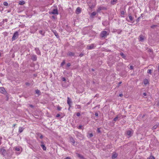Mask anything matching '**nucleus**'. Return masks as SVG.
I'll return each instance as SVG.
<instances>
[{"instance_id":"42","label":"nucleus","mask_w":159,"mask_h":159,"mask_svg":"<svg viewBox=\"0 0 159 159\" xmlns=\"http://www.w3.org/2000/svg\"><path fill=\"white\" fill-rule=\"evenodd\" d=\"M76 115L77 116H79L80 115V112H77L76 114Z\"/></svg>"},{"instance_id":"25","label":"nucleus","mask_w":159,"mask_h":159,"mask_svg":"<svg viewBox=\"0 0 159 159\" xmlns=\"http://www.w3.org/2000/svg\"><path fill=\"white\" fill-rule=\"evenodd\" d=\"M102 24L104 26H107L108 24V22L106 21H104L102 22Z\"/></svg>"},{"instance_id":"9","label":"nucleus","mask_w":159,"mask_h":159,"mask_svg":"<svg viewBox=\"0 0 159 159\" xmlns=\"http://www.w3.org/2000/svg\"><path fill=\"white\" fill-rule=\"evenodd\" d=\"M126 134L128 136L130 137L132 136L133 132L132 130H129L126 131Z\"/></svg>"},{"instance_id":"49","label":"nucleus","mask_w":159,"mask_h":159,"mask_svg":"<svg viewBox=\"0 0 159 159\" xmlns=\"http://www.w3.org/2000/svg\"><path fill=\"white\" fill-rule=\"evenodd\" d=\"M95 115L96 116H98V113H97V112L95 113Z\"/></svg>"},{"instance_id":"53","label":"nucleus","mask_w":159,"mask_h":159,"mask_svg":"<svg viewBox=\"0 0 159 159\" xmlns=\"http://www.w3.org/2000/svg\"><path fill=\"white\" fill-rule=\"evenodd\" d=\"M64 159H71V158L69 157H67Z\"/></svg>"},{"instance_id":"3","label":"nucleus","mask_w":159,"mask_h":159,"mask_svg":"<svg viewBox=\"0 0 159 159\" xmlns=\"http://www.w3.org/2000/svg\"><path fill=\"white\" fill-rule=\"evenodd\" d=\"M49 14H53V15H58V11L57 9H53L52 11L51 12H49Z\"/></svg>"},{"instance_id":"40","label":"nucleus","mask_w":159,"mask_h":159,"mask_svg":"<svg viewBox=\"0 0 159 159\" xmlns=\"http://www.w3.org/2000/svg\"><path fill=\"white\" fill-rule=\"evenodd\" d=\"M62 80L63 81H66V79L64 77H63L61 78Z\"/></svg>"},{"instance_id":"37","label":"nucleus","mask_w":159,"mask_h":159,"mask_svg":"<svg viewBox=\"0 0 159 159\" xmlns=\"http://www.w3.org/2000/svg\"><path fill=\"white\" fill-rule=\"evenodd\" d=\"M157 26V25H153L151 26V28H154V27Z\"/></svg>"},{"instance_id":"63","label":"nucleus","mask_w":159,"mask_h":159,"mask_svg":"<svg viewBox=\"0 0 159 159\" xmlns=\"http://www.w3.org/2000/svg\"><path fill=\"white\" fill-rule=\"evenodd\" d=\"M16 125L15 124H14L13 125V126L14 127Z\"/></svg>"},{"instance_id":"5","label":"nucleus","mask_w":159,"mask_h":159,"mask_svg":"<svg viewBox=\"0 0 159 159\" xmlns=\"http://www.w3.org/2000/svg\"><path fill=\"white\" fill-rule=\"evenodd\" d=\"M107 8L106 7L102 6H101L99 7H98L97 11V12H99L101 10H107Z\"/></svg>"},{"instance_id":"15","label":"nucleus","mask_w":159,"mask_h":159,"mask_svg":"<svg viewBox=\"0 0 159 159\" xmlns=\"http://www.w3.org/2000/svg\"><path fill=\"white\" fill-rule=\"evenodd\" d=\"M36 53L38 55H41V52L39 49L38 48H36L35 49Z\"/></svg>"},{"instance_id":"6","label":"nucleus","mask_w":159,"mask_h":159,"mask_svg":"<svg viewBox=\"0 0 159 159\" xmlns=\"http://www.w3.org/2000/svg\"><path fill=\"white\" fill-rule=\"evenodd\" d=\"M94 45L93 44H92L90 45H88L87 46V48L88 49H92L94 48Z\"/></svg>"},{"instance_id":"2","label":"nucleus","mask_w":159,"mask_h":159,"mask_svg":"<svg viewBox=\"0 0 159 159\" xmlns=\"http://www.w3.org/2000/svg\"><path fill=\"white\" fill-rule=\"evenodd\" d=\"M19 34L18 31H16L13 34V35L11 38L12 41L15 40L17 39L18 37Z\"/></svg>"},{"instance_id":"4","label":"nucleus","mask_w":159,"mask_h":159,"mask_svg":"<svg viewBox=\"0 0 159 159\" xmlns=\"http://www.w3.org/2000/svg\"><path fill=\"white\" fill-rule=\"evenodd\" d=\"M0 152L3 157L5 156L7 153L6 150L3 148L1 149Z\"/></svg>"},{"instance_id":"46","label":"nucleus","mask_w":159,"mask_h":159,"mask_svg":"<svg viewBox=\"0 0 159 159\" xmlns=\"http://www.w3.org/2000/svg\"><path fill=\"white\" fill-rule=\"evenodd\" d=\"M70 66V63H68L67 64V67H69Z\"/></svg>"},{"instance_id":"57","label":"nucleus","mask_w":159,"mask_h":159,"mask_svg":"<svg viewBox=\"0 0 159 159\" xmlns=\"http://www.w3.org/2000/svg\"><path fill=\"white\" fill-rule=\"evenodd\" d=\"M158 72H159V63L158 64Z\"/></svg>"},{"instance_id":"7","label":"nucleus","mask_w":159,"mask_h":159,"mask_svg":"<svg viewBox=\"0 0 159 159\" xmlns=\"http://www.w3.org/2000/svg\"><path fill=\"white\" fill-rule=\"evenodd\" d=\"M144 40V36L142 34H140L139 36V41L140 42H143Z\"/></svg>"},{"instance_id":"13","label":"nucleus","mask_w":159,"mask_h":159,"mask_svg":"<svg viewBox=\"0 0 159 159\" xmlns=\"http://www.w3.org/2000/svg\"><path fill=\"white\" fill-rule=\"evenodd\" d=\"M72 102L71 99L68 97H67V103L68 104L69 106L71 107V103Z\"/></svg>"},{"instance_id":"8","label":"nucleus","mask_w":159,"mask_h":159,"mask_svg":"<svg viewBox=\"0 0 159 159\" xmlns=\"http://www.w3.org/2000/svg\"><path fill=\"white\" fill-rule=\"evenodd\" d=\"M129 20H128L127 19H126V20L128 22H132L134 20V17H132L130 14L129 15Z\"/></svg>"},{"instance_id":"48","label":"nucleus","mask_w":159,"mask_h":159,"mask_svg":"<svg viewBox=\"0 0 159 159\" xmlns=\"http://www.w3.org/2000/svg\"><path fill=\"white\" fill-rule=\"evenodd\" d=\"M25 84L26 85L29 86L30 85V83L28 82H26Z\"/></svg>"},{"instance_id":"60","label":"nucleus","mask_w":159,"mask_h":159,"mask_svg":"<svg viewBox=\"0 0 159 159\" xmlns=\"http://www.w3.org/2000/svg\"><path fill=\"white\" fill-rule=\"evenodd\" d=\"M121 83V82H120L119 83V84H120Z\"/></svg>"},{"instance_id":"10","label":"nucleus","mask_w":159,"mask_h":159,"mask_svg":"<svg viewBox=\"0 0 159 159\" xmlns=\"http://www.w3.org/2000/svg\"><path fill=\"white\" fill-rule=\"evenodd\" d=\"M69 139L70 142L71 143H72V145L74 146L75 143V141L73 138L72 137L70 136L69 137Z\"/></svg>"},{"instance_id":"61","label":"nucleus","mask_w":159,"mask_h":159,"mask_svg":"<svg viewBox=\"0 0 159 159\" xmlns=\"http://www.w3.org/2000/svg\"><path fill=\"white\" fill-rule=\"evenodd\" d=\"M83 54H80V56L81 57H82V56H83Z\"/></svg>"},{"instance_id":"20","label":"nucleus","mask_w":159,"mask_h":159,"mask_svg":"<svg viewBox=\"0 0 159 159\" xmlns=\"http://www.w3.org/2000/svg\"><path fill=\"white\" fill-rule=\"evenodd\" d=\"M39 33L43 36H44L45 31L43 30H40L39 31Z\"/></svg>"},{"instance_id":"51","label":"nucleus","mask_w":159,"mask_h":159,"mask_svg":"<svg viewBox=\"0 0 159 159\" xmlns=\"http://www.w3.org/2000/svg\"><path fill=\"white\" fill-rule=\"evenodd\" d=\"M82 126L81 125H80L79 126V129H81V128H82Z\"/></svg>"},{"instance_id":"41","label":"nucleus","mask_w":159,"mask_h":159,"mask_svg":"<svg viewBox=\"0 0 159 159\" xmlns=\"http://www.w3.org/2000/svg\"><path fill=\"white\" fill-rule=\"evenodd\" d=\"M61 109V108L60 107H57V109L58 111H60Z\"/></svg>"},{"instance_id":"45","label":"nucleus","mask_w":159,"mask_h":159,"mask_svg":"<svg viewBox=\"0 0 159 159\" xmlns=\"http://www.w3.org/2000/svg\"><path fill=\"white\" fill-rule=\"evenodd\" d=\"M29 106L32 108H34V106L32 104H29Z\"/></svg>"},{"instance_id":"28","label":"nucleus","mask_w":159,"mask_h":159,"mask_svg":"<svg viewBox=\"0 0 159 159\" xmlns=\"http://www.w3.org/2000/svg\"><path fill=\"white\" fill-rule=\"evenodd\" d=\"M40 91L38 89H36L35 90L36 93L38 94L39 95H40Z\"/></svg>"},{"instance_id":"17","label":"nucleus","mask_w":159,"mask_h":159,"mask_svg":"<svg viewBox=\"0 0 159 159\" xmlns=\"http://www.w3.org/2000/svg\"><path fill=\"white\" fill-rule=\"evenodd\" d=\"M143 83L145 85L149 84V81L148 79H145L143 80Z\"/></svg>"},{"instance_id":"36","label":"nucleus","mask_w":159,"mask_h":159,"mask_svg":"<svg viewBox=\"0 0 159 159\" xmlns=\"http://www.w3.org/2000/svg\"><path fill=\"white\" fill-rule=\"evenodd\" d=\"M15 150L16 151H19L20 150V148L18 147H16L15 148Z\"/></svg>"},{"instance_id":"56","label":"nucleus","mask_w":159,"mask_h":159,"mask_svg":"<svg viewBox=\"0 0 159 159\" xmlns=\"http://www.w3.org/2000/svg\"><path fill=\"white\" fill-rule=\"evenodd\" d=\"M119 96H120V97H122V96H123V94H122V93L120 94H119Z\"/></svg>"},{"instance_id":"55","label":"nucleus","mask_w":159,"mask_h":159,"mask_svg":"<svg viewBox=\"0 0 159 159\" xmlns=\"http://www.w3.org/2000/svg\"><path fill=\"white\" fill-rule=\"evenodd\" d=\"M143 95L144 96H146L147 95V94L145 93H143Z\"/></svg>"},{"instance_id":"39","label":"nucleus","mask_w":159,"mask_h":159,"mask_svg":"<svg viewBox=\"0 0 159 159\" xmlns=\"http://www.w3.org/2000/svg\"><path fill=\"white\" fill-rule=\"evenodd\" d=\"M97 132L98 133H100L101 131L100 130V128H98L97 129Z\"/></svg>"},{"instance_id":"21","label":"nucleus","mask_w":159,"mask_h":159,"mask_svg":"<svg viewBox=\"0 0 159 159\" xmlns=\"http://www.w3.org/2000/svg\"><path fill=\"white\" fill-rule=\"evenodd\" d=\"M24 128L22 127H20L19 129V132L20 133L22 132L24 129Z\"/></svg>"},{"instance_id":"14","label":"nucleus","mask_w":159,"mask_h":159,"mask_svg":"<svg viewBox=\"0 0 159 159\" xmlns=\"http://www.w3.org/2000/svg\"><path fill=\"white\" fill-rule=\"evenodd\" d=\"M31 59L34 61H35L37 60V57L35 55H33L31 56Z\"/></svg>"},{"instance_id":"27","label":"nucleus","mask_w":159,"mask_h":159,"mask_svg":"<svg viewBox=\"0 0 159 159\" xmlns=\"http://www.w3.org/2000/svg\"><path fill=\"white\" fill-rule=\"evenodd\" d=\"M25 3V2L23 1H20L19 2V4L20 5H23Z\"/></svg>"},{"instance_id":"43","label":"nucleus","mask_w":159,"mask_h":159,"mask_svg":"<svg viewBox=\"0 0 159 159\" xmlns=\"http://www.w3.org/2000/svg\"><path fill=\"white\" fill-rule=\"evenodd\" d=\"M140 19V17H138L136 20V21L137 22H139V21Z\"/></svg>"},{"instance_id":"12","label":"nucleus","mask_w":159,"mask_h":159,"mask_svg":"<svg viewBox=\"0 0 159 159\" xmlns=\"http://www.w3.org/2000/svg\"><path fill=\"white\" fill-rule=\"evenodd\" d=\"M0 92L1 93L4 94L6 93L5 89L3 87H0Z\"/></svg>"},{"instance_id":"64","label":"nucleus","mask_w":159,"mask_h":159,"mask_svg":"<svg viewBox=\"0 0 159 159\" xmlns=\"http://www.w3.org/2000/svg\"><path fill=\"white\" fill-rule=\"evenodd\" d=\"M158 125H159V123L158 124Z\"/></svg>"},{"instance_id":"54","label":"nucleus","mask_w":159,"mask_h":159,"mask_svg":"<svg viewBox=\"0 0 159 159\" xmlns=\"http://www.w3.org/2000/svg\"><path fill=\"white\" fill-rule=\"evenodd\" d=\"M40 138L41 139H42L43 138V136L42 135H41H41H40Z\"/></svg>"},{"instance_id":"22","label":"nucleus","mask_w":159,"mask_h":159,"mask_svg":"<svg viewBox=\"0 0 159 159\" xmlns=\"http://www.w3.org/2000/svg\"><path fill=\"white\" fill-rule=\"evenodd\" d=\"M117 156V154L116 153H114L112 155V158H116Z\"/></svg>"},{"instance_id":"50","label":"nucleus","mask_w":159,"mask_h":159,"mask_svg":"<svg viewBox=\"0 0 159 159\" xmlns=\"http://www.w3.org/2000/svg\"><path fill=\"white\" fill-rule=\"evenodd\" d=\"M60 116V115L59 114H57L56 115V117H58Z\"/></svg>"},{"instance_id":"26","label":"nucleus","mask_w":159,"mask_h":159,"mask_svg":"<svg viewBox=\"0 0 159 159\" xmlns=\"http://www.w3.org/2000/svg\"><path fill=\"white\" fill-rule=\"evenodd\" d=\"M120 55L123 58L125 59L126 57L125 55L123 52H120Z\"/></svg>"},{"instance_id":"47","label":"nucleus","mask_w":159,"mask_h":159,"mask_svg":"<svg viewBox=\"0 0 159 159\" xmlns=\"http://www.w3.org/2000/svg\"><path fill=\"white\" fill-rule=\"evenodd\" d=\"M130 69L131 70H133V67L132 66H130Z\"/></svg>"},{"instance_id":"35","label":"nucleus","mask_w":159,"mask_h":159,"mask_svg":"<svg viewBox=\"0 0 159 159\" xmlns=\"http://www.w3.org/2000/svg\"><path fill=\"white\" fill-rule=\"evenodd\" d=\"M65 63V60H63V61L61 62V66H63Z\"/></svg>"},{"instance_id":"1","label":"nucleus","mask_w":159,"mask_h":159,"mask_svg":"<svg viewBox=\"0 0 159 159\" xmlns=\"http://www.w3.org/2000/svg\"><path fill=\"white\" fill-rule=\"evenodd\" d=\"M109 34V32L105 31H102L100 34V36L102 38H105Z\"/></svg>"},{"instance_id":"44","label":"nucleus","mask_w":159,"mask_h":159,"mask_svg":"<svg viewBox=\"0 0 159 159\" xmlns=\"http://www.w3.org/2000/svg\"><path fill=\"white\" fill-rule=\"evenodd\" d=\"M76 106L77 107V108L78 109H79L80 108V106L79 105H76Z\"/></svg>"},{"instance_id":"16","label":"nucleus","mask_w":159,"mask_h":159,"mask_svg":"<svg viewBox=\"0 0 159 159\" xmlns=\"http://www.w3.org/2000/svg\"><path fill=\"white\" fill-rule=\"evenodd\" d=\"M67 55L70 57L74 56L75 55V53L72 52H68L67 54Z\"/></svg>"},{"instance_id":"11","label":"nucleus","mask_w":159,"mask_h":159,"mask_svg":"<svg viewBox=\"0 0 159 159\" xmlns=\"http://www.w3.org/2000/svg\"><path fill=\"white\" fill-rule=\"evenodd\" d=\"M41 144L40 145L41 147L42 148L43 150L45 151L46 150V148L45 145L44 144L43 142H41Z\"/></svg>"},{"instance_id":"19","label":"nucleus","mask_w":159,"mask_h":159,"mask_svg":"<svg viewBox=\"0 0 159 159\" xmlns=\"http://www.w3.org/2000/svg\"><path fill=\"white\" fill-rule=\"evenodd\" d=\"M120 116H121L120 115H117L113 119V120L114 121H116L118 119H119V120Z\"/></svg>"},{"instance_id":"29","label":"nucleus","mask_w":159,"mask_h":159,"mask_svg":"<svg viewBox=\"0 0 159 159\" xmlns=\"http://www.w3.org/2000/svg\"><path fill=\"white\" fill-rule=\"evenodd\" d=\"M96 14H97V13L96 12L94 11V12H93L91 14V16H95L96 15Z\"/></svg>"},{"instance_id":"38","label":"nucleus","mask_w":159,"mask_h":159,"mask_svg":"<svg viewBox=\"0 0 159 159\" xmlns=\"http://www.w3.org/2000/svg\"><path fill=\"white\" fill-rule=\"evenodd\" d=\"M148 159H155L154 157L153 156H151L149 158H148Z\"/></svg>"},{"instance_id":"24","label":"nucleus","mask_w":159,"mask_h":159,"mask_svg":"<svg viewBox=\"0 0 159 159\" xmlns=\"http://www.w3.org/2000/svg\"><path fill=\"white\" fill-rule=\"evenodd\" d=\"M53 32L54 34V35H55V36L57 38H59V35H58V34L57 33V31H56V30H54V31H53Z\"/></svg>"},{"instance_id":"59","label":"nucleus","mask_w":159,"mask_h":159,"mask_svg":"<svg viewBox=\"0 0 159 159\" xmlns=\"http://www.w3.org/2000/svg\"><path fill=\"white\" fill-rule=\"evenodd\" d=\"M139 159H144L142 157H139Z\"/></svg>"},{"instance_id":"32","label":"nucleus","mask_w":159,"mask_h":159,"mask_svg":"<svg viewBox=\"0 0 159 159\" xmlns=\"http://www.w3.org/2000/svg\"><path fill=\"white\" fill-rule=\"evenodd\" d=\"M152 70L150 69H148V71H147V73L148 74H151V73H152Z\"/></svg>"},{"instance_id":"23","label":"nucleus","mask_w":159,"mask_h":159,"mask_svg":"<svg viewBox=\"0 0 159 159\" xmlns=\"http://www.w3.org/2000/svg\"><path fill=\"white\" fill-rule=\"evenodd\" d=\"M76 11L77 13L79 14L81 12V10L80 7H77L76 9Z\"/></svg>"},{"instance_id":"30","label":"nucleus","mask_w":159,"mask_h":159,"mask_svg":"<svg viewBox=\"0 0 159 159\" xmlns=\"http://www.w3.org/2000/svg\"><path fill=\"white\" fill-rule=\"evenodd\" d=\"M117 0H113L111 1V3L112 4H114L116 2Z\"/></svg>"},{"instance_id":"33","label":"nucleus","mask_w":159,"mask_h":159,"mask_svg":"<svg viewBox=\"0 0 159 159\" xmlns=\"http://www.w3.org/2000/svg\"><path fill=\"white\" fill-rule=\"evenodd\" d=\"M93 136V135L92 133H89L88 134V137H89V138H91Z\"/></svg>"},{"instance_id":"52","label":"nucleus","mask_w":159,"mask_h":159,"mask_svg":"<svg viewBox=\"0 0 159 159\" xmlns=\"http://www.w3.org/2000/svg\"><path fill=\"white\" fill-rule=\"evenodd\" d=\"M121 13L122 15H124V12L123 11H122L121 12Z\"/></svg>"},{"instance_id":"62","label":"nucleus","mask_w":159,"mask_h":159,"mask_svg":"<svg viewBox=\"0 0 159 159\" xmlns=\"http://www.w3.org/2000/svg\"><path fill=\"white\" fill-rule=\"evenodd\" d=\"M52 17L54 18V19H55V17L54 16H52Z\"/></svg>"},{"instance_id":"34","label":"nucleus","mask_w":159,"mask_h":159,"mask_svg":"<svg viewBox=\"0 0 159 159\" xmlns=\"http://www.w3.org/2000/svg\"><path fill=\"white\" fill-rule=\"evenodd\" d=\"M3 4L5 6H7L8 5V3L6 2H3Z\"/></svg>"},{"instance_id":"31","label":"nucleus","mask_w":159,"mask_h":159,"mask_svg":"<svg viewBox=\"0 0 159 159\" xmlns=\"http://www.w3.org/2000/svg\"><path fill=\"white\" fill-rule=\"evenodd\" d=\"M159 125H158V124L154 125L152 128V129H156Z\"/></svg>"},{"instance_id":"58","label":"nucleus","mask_w":159,"mask_h":159,"mask_svg":"<svg viewBox=\"0 0 159 159\" xmlns=\"http://www.w3.org/2000/svg\"><path fill=\"white\" fill-rule=\"evenodd\" d=\"M71 107L69 106V108H68V110L70 111V109Z\"/></svg>"},{"instance_id":"18","label":"nucleus","mask_w":159,"mask_h":159,"mask_svg":"<svg viewBox=\"0 0 159 159\" xmlns=\"http://www.w3.org/2000/svg\"><path fill=\"white\" fill-rule=\"evenodd\" d=\"M76 154L78 157L79 158L82 159H85L82 155L78 153H76Z\"/></svg>"}]
</instances>
